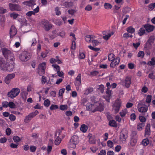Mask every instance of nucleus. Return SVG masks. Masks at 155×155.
<instances>
[{
    "label": "nucleus",
    "instance_id": "f257e3e1",
    "mask_svg": "<svg viewBox=\"0 0 155 155\" xmlns=\"http://www.w3.org/2000/svg\"><path fill=\"white\" fill-rule=\"evenodd\" d=\"M3 54L6 59L7 62L9 66L6 64L5 62L2 58H0V67L2 70L4 71L7 70L11 71L14 69L15 60L14 55L13 53L10 50L6 48L2 49Z\"/></svg>",
    "mask_w": 155,
    "mask_h": 155
},
{
    "label": "nucleus",
    "instance_id": "f03ea898",
    "mask_svg": "<svg viewBox=\"0 0 155 155\" xmlns=\"http://www.w3.org/2000/svg\"><path fill=\"white\" fill-rule=\"evenodd\" d=\"M20 90L18 88H14L8 93V95L11 98H14L18 96L19 94Z\"/></svg>",
    "mask_w": 155,
    "mask_h": 155
},
{
    "label": "nucleus",
    "instance_id": "7ed1b4c3",
    "mask_svg": "<svg viewBox=\"0 0 155 155\" xmlns=\"http://www.w3.org/2000/svg\"><path fill=\"white\" fill-rule=\"evenodd\" d=\"M42 27L46 31H48L51 29L52 27V25L47 20L45 19L42 20L41 22Z\"/></svg>",
    "mask_w": 155,
    "mask_h": 155
},
{
    "label": "nucleus",
    "instance_id": "20e7f679",
    "mask_svg": "<svg viewBox=\"0 0 155 155\" xmlns=\"http://www.w3.org/2000/svg\"><path fill=\"white\" fill-rule=\"evenodd\" d=\"M46 63L42 62L38 65V72L39 74L41 76L45 73L46 68Z\"/></svg>",
    "mask_w": 155,
    "mask_h": 155
},
{
    "label": "nucleus",
    "instance_id": "39448f33",
    "mask_svg": "<svg viewBox=\"0 0 155 155\" xmlns=\"http://www.w3.org/2000/svg\"><path fill=\"white\" fill-rule=\"evenodd\" d=\"M31 55L27 51L23 52L20 56V59L22 61H26L31 58Z\"/></svg>",
    "mask_w": 155,
    "mask_h": 155
},
{
    "label": "nucleus",
    "instance_id": "423d86ee",
    "mask_svg": "<svg viewBox=\"0 0 155 155\" xmlns=\"http://www.w3.org/2000/svg\"><path fill=\"white\" fill-rule=\"evenodd\" d=\"M9 9L12 11H21L22 8L21 6L18 4H13L9 3Z\"/></svg>",
    "mask_w": 155,
    "mask_h": 155
},
{
    "label": "nucleus",
    "instance_id": "0eeeda50",
    "mask_svg": "<svg viewBox=\"0 0 155 155\" xmlns=\"http://www.w3.org/2000/svg\"><path fill=\"white\" fill-rule=\"evenodd\" d=\"M121 105V102L119 99L117 100L113 105V109L114 110L115 113H118Z\"/></svg>",
    "mask_w": 155,
    "mask_h": 155
},
{
    "label": "nucleus",
    "instance_id": "6e6552de",
    "mask_svg": "<svg viewBox=\"0 0 155 155\" xmlns=\"http://www.w3.org/2000/svg\"><path fill=\"white\" fill-rule=\"evenodd\" d=\"M143 26L146 31L148 32H151L153 31L155 27L153 25L147 24L143 25Z\"/></svg>",
    "mask_w": 155,
    "mask_h": 155
},
{
    "label": "nucleus",
    "instance_id": "1a4fd4ad",
    "mask_svg": "<svg viewBox=\"0 0 155 155\" xmlns=\"http://www.w3.org/2000/svg\"><path fill=\"white\" fill-rule=\"evenodd\" d=\"M120 61V58L119 57H117L113 60L110 64V66L111 68H114L115 66L118 65Z\"/></svg>",
    "mask_w": 155,
    "mask_h": 155
},
{
    "label": "nucleus",
    "instance_id": "9d476101",
    "mask_svg": "<svg viewBox=\"0 0 155 155\" xmlns=\"http://www.w3.org/2000/svg\"><path fill=\"white\" fill-rule=\"evenodd\" d=\"M17 30L14 26L12 25L10 30V34L11 38H12L16 35Z\"/></svg>",
    "mask_w": 155,
    "mask_h": 155
},
{
    "label": "nucleus",
    "instance_id": "9b49d317",
    "mask_svg": "<svg viewBox=\"0 0 155 155\" xmlns=\"http://www.w3.org/2000/svg\"><path fill=\"white\" fill-rule=\"evenodd\" d=\"M15 75L14 74H9L6 77L5 79V82L7 84H8L10 83V80L14 78L15 77Z\"/></svg>",
    "mask_w": 155,
    "mask_h": 155
},
{
    "label": "nucleus",
    "instance_id": "f8f14e48",
    "mask_svg": "<svg viewBox=\"0 0 155 155\" xmlns=\"http://www.w3.org/2000/svg\"><path fill=\"white\" fill-rule=\"evenodd\" d=\"M106 100L109 102L112 95V91L110 90L109 88H107V91H106Z\"/></svg>",
    "mask_w": 155,
    "mask_h": 155
},
{
    "label": "nucleus",
    "instance_id": "ddd939ff",
    "mask_svg": "<svg viewBox=\"0 0 155 155\" xmlns=\"http://www.w3.org/2000/svg\"><path fill=\"white\" fill-rule=\"evenodd\" d=\"M104 110V106L101 104L99 105V106L95 108L93 110V112H94L96 111H99L101 112L103 111Z\"/></svg>",
    "mask_w": 155,
    "mask_h": 155
},
{
    "label": "nucleus",
    "instance_id": "4468645a",
    "mask_svg": "<svg viewBox=\"0 0 155 155\" xmlns=\"http://www.w3.org/2000/svg\"><path fill=\"white\" fill-rule=\"evenodd\" d=\"M94 36L93 35H87L85 36V39L87 42H91L92 40L94 39Z\"/></svg>",
    "mask_w": 155,
    "mask_h": 155
},
{
    "label": "nucleus",
    "instance_id": "2eb2a0df",
    "mask_svg": "<svg viewBox=\"0 0 155 155\" xmlns=\"http://www.w3.org/2000/svg\"><path fill=\"white\" fill-rule=\"evenodd\" d=\"M95 107L94 104L89 103L87 104L86 109L87 110L91 111L93 112V110H94L93 109L95 108Z\"/></svg>",
    "mask_w": 155,
    "mask_h": 155
},
{
    "label": "nucleus",
    "instance_id": "dca6fc26",
    "mask_svg": "<svg viewBox=\"0 0 155 155\" xmlns=\"http://www.w3.org/2000/svg\"><path fill=\"white\" fill-rule=\"evenodd\" d=\"M28 92L26 91H22L20 94L21 97L24 100H26L28 95Z\"/></svg>",
    "mask_w": 155,
    "mask_h": 155
},
{
    "label": "nucleus",
    "instance_id": "f3484780",
    "mask_svg": "<svg viewBox=\"0 0 155 155\" xmlns=\"http://www.w3.org/2000/svg\"><path fill=\"white\" fill-rule=\"evenodd\" d=\"M78 140V136L74 135L73 136L70 140V143H74L77 144Z\"/></svg>",
    "mask_w": 155,
    "mask_h": 155
},
{
    "label": "nucleus",
    "instance_id": "a211bd4d",
    "mask_svg": "<svg viewBox=\"0 0 155 155\" xmlns=\"http://www.w3.org/2000/svg\"><path fill=\"white\" fill-rule=\"evenodd\" d=\"M109 125L112 127H117V124L114 120H111L109 121Z\"/></svg>",
    "mask_w": 155,
    "mask_h": 155
},
{
    "label": "nucleus",
    "instance_id": "6ab92c4d",
    "mask_svg": "<svg viewBox=\"0 0 155 155\" xmlns=\"http://www.w3.org/2000/svg\"><path fill=\"white\" fill-rule=\"evenodd\" d=\"M87 129V126L85 124H83L81 125L80 128V130L83 133L86 132Z\"/></svg>",
    "mask_w": 155,
    "mask_h": 155
},
{
    "label": "nucleus",
    "instance_id": "aec40b11",
    "mask_svg": "<svg viewBox=\"0 0 155 155\" xmlns=\"http://www.w3.org/2000/svg\"><path fill=\"white\" fill-rule=\"evenodd\" d=\"M95 37L94 36V39L92 40L91 42L94 46H97L99 44L101 43V42L98 41L97 40H95Z\"/></svg>",
    "mask_w": 155,
    "mask_h": 155
},
{
    "label": "nucleus",
    "instance_id": "412c9836",
    "mask_svg": "<svg viewBox=\"0 0 155 155\" xmlns=\"http://www.w3.org/2000/svg\"><path fill=\"white\" fill-rule=\"evenodd\" d=\"M138 110L139 112L145 113L147 111L148 108L147 107H141L138 108Z\"/></svg>",
    "mask_w": 155,
    "mask_h": 155
},
{
    "label": "nucleus",
    "instance_id": "4be33fe9",
    "mask_svg": "<svg viewBox=\"0 0 155 155\" xmlns=\"http://www.w3.org/2000/svg\"><path fill=\"white\" fill-rule=\"evenodd\" d=\"M149 143V141L147 138L144 139L141 142L140 145H142L143 146H147Z\"/></svg>",
    "mask_w": 155,
    "mask_h": 155
},
{
    "label": "nucleus",
    "instance_id": "5701e85b",
    "mask_svg": "<svg viewBox=\"0 0 155 155\" xmlns=\"http://www.w3.org/2000/svg\"><path fill=\"white\" fill-rule=\"evenodd\" d=\"M114 34L113 32H111L110 33H108L107 35H104L103 37V38L105 40H107L111 36L113 35Z\"/></svg>",
    "mask_w": 155,
    "mask_h": 155
},
{
    "label": "nucleus",
    "instance_id": "b1692460",
    "mask_svg": "<svg viewBox=\"0 0 155 155\" xmlns=\"http://www.w3.org/2000/svg\"><path fill=\"white\" fill-rule=\"evenodd\" d=\"M93 91V88L92 87H89L85 90L84 94L87 95L90 93H91Z\"/></svg>",
    "mask_w": 155,
    "mask_h": 155
},
{
    "label": "nucleus",
    "instance_id": "393cba45",
    "mask_svg": "<svg viewBox=\"0 0 155 155\" xmlns=\"http://www.w3.org/2000/svg\"><path fill=\"white\" fill-rule=\"evenodd\" d=\"M150 49V48L147 46V45H146L145 46L144 49L147 55H149L150 54V52L149 50Z\"/></svg>",
    "mask_w": 155,
    "mask_h": 155
},
{
    "label": "nucleus",
    "instance_id": "a878e982",
    "mask_svg": "<svg viewBox=\"0 0 155 155\" xmlns=\"http://www.w3.org/2000/svg\"><path fill=\"white\" fill-rule=\"evenodd\" d=\"M73 5V3L71 2H65L63 4V6L66 8L71 7Z\"/></svg>",
    "mask_w": 155,
    "mask_h": 155
},
{
    "label": "nucleus",
    "instance_id": "bb28decb",
    "mask_svg": "<svg viewBox=\"0 0 155 155\" xmlns=\"http://www.w3.org/2000/svg\"><path fill=\"white\" fill-rule=\"evenodd\" d=\"M131 77H127V88H129L131 83Z\"/></svg>",
    "mask_w": 155,
    "mask_h": 155
},
{
    "label": "nucleus",
    "instance_id": "cd10ccee",
    "mask_svg": "<svg viewBox=\"0 0 155 155\" xmlns=\"http://www.w3.org/2000/svg\"><path fill=\"white\" fill-rule=\"evenodd\" d=\"M154 39L155 37L153 35L150 36V37L148 40L147 41L146 45H147L148 43L149 44H150L151 43H153Z\"/></svg>",
    "mask_w": 155,
    "mask_h": 155
},
{
    "label": "nucleus",
    "instance_id": "c85d7f7f",
    "mask_svg": "<svg viewBox=\"0 0 155 155\" xmlns=\"http://www.w3.org/2000/svg\"><path fill=\"white\" fill-rule=\"evenodd\" d=\"M33 2L32 0H30L28 1L24 2L23 4L29 6H31L33 5Z\"/></svg>",
    "mask_w": 155,
    "mask_h": 155
},
{
    "label": "nucleus",
    "instance_id": "c756f323",
    "mask_svg": "<svg viewBox=\"0 0 155 155\" xmlns=\"http://www.w3.org/2000/svg\"><path fill=\"white\" fill-rule=\"evenodd\" d=\"M108 58L110 61H112L115 59V56L114 54L111 53L108 55Z\"/></svg>",
    "mask_w": 155,
    "mask_h": 155
},
{
    "label": "nucleus",
    "instance_id": "7c9ffc66",
    "mask_svg": "<svg viewBox=\"0 0 155 155\" xmlns=\"http://www.w3.org/2000/svg\"><path fill=\"white\" fill-rule=\"evenodd\" d=\"M127 31L129 33L132 34L134 32L135 29L132 26H130L127 28Z\"/></svg>",
    "mask_w": 155,
    "mask_h": 155
},
{
    "label": "nucleus",
    "instance_id": "2f4dec72",
    "mask_svg": "<svg viewBox=\"0 0 155 155\" xmlns=\"http://www.w3.org/2000/svg\"><path fill=\"white\" fill-rule=\"evenodd\" d=\"M104 6V8L106 9H110L112 7V5L109 3H105Z\"/></svg>",
    "mask_w": 155,
    "mask_h": 155
},
{
    "label": "nucleus",
    "instance_id": "473e14b6",
    "mask_svg": "<svg viewBox=\"0 0 155 155\" xmlns=\"http://www.w3.org/2000/svg\"><path fill=\"white\" fill-rule=\"evenodd\" d=\"M38 114V112L37 110H36L35 112H32L29 114L28 115L31 118L34 117Z\"/></svg>",
    "mask_w": 155,
    "mask_h": 155
},
{
    "label": "nucleus",
    "instance_id": "72a5a7b5",
    "mask_svg": "<svg viewBox=\"0 0 155 155\" xmlns=\"http://www.w3.org/2000/svg\"><path fill=\"white\" fill-rule=\"evenodd\" d=\"M147 64L150 66L154 65L155 64V58L153 57L152 58L151 60L148 62Z\"/></svg>",
    "mask_w": 155,
    "mask_h": 155
},
{
    "label": "nucleus",
    "instance_id": "f704fd0d",
    "mask_svg": "<svg viewBox=\"0 0 155 155\" xmlns=\"http://www.w3.org/2000/svg\"><path fill=\"white\" fill-rule=\"evenodd\" d=\"M61 139L59 137H58L56 139L54 143L56 145H58L61 143Z\"/></svg>",
    "mask_w": 155,
    "mask_h": 155
},
{
    "label": "nucleus",
    "instance_id": "c9c22d12",
    "mask_svg": "<svg viewBox=\"0 0 155 155\" xmlns=\"http://www.w3.org/2000/svg\"><path fill=\"white\" fill-rule=\"evenodd\" d=\"M137 143V139L136 138H132L131 139L130 143L132 146H134Z\"/></svg>",
    "mask_w": 155,
    "mask_h": 155
},
{
    "label": "nucleus",
    "instance_id": "e433bc0d",
    "mask_svg": "<svg viewBox=\"0 0 155 155\" xmlns=\"http://www.w3.org/2000/svg\"><path fill=\"white\" fill-rule=\"evenodd\" d=\"M10 16L13 18L14 19H16V18L19 16V15L15 12H13L10 15Z\"/></svg>",
    "mask_w": 155,
    "mask_h": 155
},
{
    "label": "nucleus",
    "instance_id": "4c0bfd02",
    "mask_svg": "<svg viewBox=\"0 0 155 155\" xmlns=\"http://www.w3.org/2000/svg\"><path fill=\"white\" fill-rule=\"evenodd\" d=\"M145 30L143 28H141L139 30L138 34L140 36L143 35L145 33Z\"/></svg>",
    "mask_w": 155,
    "mask_h": 155
},
{
    "label": "nucleus",
    "instance_id": "58836bf2",
    "mask_svg": "<svg viewBox=\"0 0 155 155\" xmlns=\"http://www.w3.org/2000/svg\"><path fill=\"white\" fill-rule=\"evenodd\" d=\"M65 91V89L64 88H62L60 89L59 90L58 92V95L59 96L62 97L63 96V94L64 93Z\"/></svg>",
    "mask_w": 155,
    "mask_h": 155
},
{
    "label": "nucleus",
    "instance_id": "ea45409f",
    "mask_svg": "<svg viewBox=\"0 0 155 155\" xmlns=\"http://www.w3.org/2000/svg\"><path fill=\"white\" fill-rule=\"evenodd\" d=\"M145 124L143 123H139L137 124V129L141 130L142 129V127L144 126Z\"/></svg>",
    "mask_w": 155,
    "mask_h": 155
},
{
    "label": "nucleus",
    "instance_id": "a19ab883",
    "mask_svg": "<svg viewBox=\"0 0 155 155\" xmlns=\"http://www.w3.org/2000/svg\"><path fill=\"white\" fill-rule=\"evenodd\" d=\"M50 104V101L48 99H47L44 101V104L45 106L48 107Z\"/></svg>",
    "mask_w": 155,
    "mask_h": 155
},
{
    "label": "nucleus",
    "instance_id": "79ce46f5",
    "mask_svg": "<svg viewBox=\"0 0 155 155\" xmlns=\"http://www.w3.org/2000/svg\"><path fill=\"white\" fill-rule=\"evenodd\" d=\"M89 142L90 143L95 144L96 143L93 137L91 136L89 137Z\"/></svg>",
    "mask_w": 155,
    "mask_h": 155
},
{
    "label": "nucleus",
    "instance_id": "37998d69",
    "mask_svg": "<svg viewBox=\"0 0 155 155\" xmlns=\"http://www.w3.org/2000/svg\"><path fill=\"white\" fill-rule=\"evenodd\" d=\"M30 42L31 43V46H35L36 45L37 43V41L35 38H32V41H30Z\"/></svg>",
    "mask_w": 155,
    "mask_h": 155
},
{
    "label": "nucleus",
    "instance_id": "c03bdc74",
    "mask_svg": "<svg viewBox=\"0 0 155 155\" xmlns=\"http://www.w3.org/2000/svg\"><path fill=\"white\" fill-rule=\"evenodd\" d=\"M13 140L16 143H18L21 140L20 137L17 136H14L13 137Z\"/></svg>",
    "mask_w": 155,
    "mask_h": 155
},
{
    "label": "nucleus",
    "instance_id": "a18cd8bd",
    "mask_svg": "<svg viewBox=\"0 0 155 155\" xmlns=\"http://www.w3.org/2000/svg\"><path fill=\"white\" fill-rule=\"evenodd\" d=\"M68 106L66 104L61 105L60 106V109L62 110H64L68 109Z\"/></svg>",
    "mask_w": 155,
    "mask_h": 155
},
{
    "label": "nucleus",
    "instance_id": "49530a36",
    "mask_svg": "<svg viewBox=\"0 0 155 155\" xmlns=\"http://www.w3.org/2000/svg\"><path fill=\"white\" fill-rule=\"evenodd\" d=\"M81 81H75L74 84L77 89H79V86L81 85Z\"/></svg>",
    "mask_w": 155,
    "mask_h": 155
},
{
    "label": "nucleus",
    "instance_id": "de8ad7c7",
    "mask_svg": "<svg viewBox=\"0 0 155 155\" xmlns=\"http://www.w3.org/2000/svg\"><path fill=\"white\" fill-rule=\"evenodd\" d=\"M47 78L45 76H42L41 78V82L43 84H45L47 81Z\"/></svg>",
    "mask_w": 155,
    "mask_h": 155
},
{
    "label": "nucleus",
    "instance_id": "09e8293b",
    "mask_svg": "<svg viewBox=\"0 0 155 155\" xmlns=\"http://www.w3.org/2000/svg\"><path fill=\"white\" fill-rule=\"evenodd\" d=\"M152 96L151 95H148L146 97V101L147 103H150L151 101Z\"/></svg>",
    "mask_w": 155,
    "mask_h": 155
},
{
    "label": "nucleus",
    "instance_id": "8fccbe9b",
    "mask_svg": "<svg viewBox=\"0 0 155 155\" xmlns=\"http://www.w3.org/2000/svg\"><path fill=\"white\" fill-rule=\"evenodd\" d=\"M119 84L123 87H126V79L121 80Z\"/></svg>",
    "mask_w": 155,
    "mask_h": 155
},
{
    "label": "nucleus",
    "instance_id": "3c124183",
    "mask_svg": "<svg viewBox=\"0 0 155 155\" xmlns=\"http://www.w3.org/2000/svg\"><path fill=\"white\" fill-rule=\"evenodd\" d=\"M9 119L12 121H14L16 119L15 116L13 114H10L9 117Z\"/></svg>",
    "mask_w": 155,
    "mask_h": 155
},
{
    "label": "nucleus",
    "instance_id": "603ef678",
    "mask_svg": "<svg viewBox=\"0 0 155 155\" xmlns=\"http://www.w3.org/2000/svg\"><path fill=\"white\" fill-rule=\"evenodd\" d=\"M107 144L108 147L111 148L113 147L114 145L113 143L110 140H109L107 142Z\"/></svg>",
    "mask_w": 155,
    "mask_h": 155
},
{
    "label": "nucleus",
    "instance_id": "864d4df0",
    "mask_svg": "<svg viewBox=\"0 0 155 155\" xmlns=\"http://www.w3.org/2000/svg\"><path fill=\"white\" fill-rule=\"evenodd\" d=\"M58 108V105L54 104H52L50 106V109L51 110H56Z\"/></svg>",
    "mask_w": 155,
    "mask_h": 155
},
{
    "label": "nucleus",
    "instance_id": "5fc2aeb1",
    "mask_svg": "<svg viewBox=\"0 0 155 155\" xmlns=\"http://www.w3.org/2000/svg\"><path fill=\"white\" fill-rule=\"evenodd\" d=\"M8 106L11 108H15V105L12 102H9L8 103Z\"/></svg>",
    "mask_w": 155,
    "mask_h": 155
},
{
    "label": "nucleus",
    "instance_id": "6e6d98bb",
    "mask_svg": "<svg viewBox=\"0 0 155 155\" xmlns=\"http://www.w3.org/2000/svg\"><path fill=\"white\" fill-rule=\"evenodd\" d=\"M144 55V53L143 51H140L137 54L138 57H141L143 58Z\"/></svg>",
    "mask_w": 155,
    "mask_h": 155
},
{
    "label": "nucleus",
    "instance_id": "4d7b16f0",
    "mask_svg": "<svg viewBox=\"0 0 155 155\" xmlns=\"http://www.w3.org/2000/svg\"><path fill=\"white\" fill-rule=\"evenodd\" d=\"M104 86L102 84H101L99 85L98 89L101 93H103L104 91Z\"/></svg>",
    "mask_w": 155,
    "mask_h": 155
},
{
    "label": "nucleus",
    "instance_id": "13d9d810",
    "mask_svg": "<svg viewBox=\"0 0 155 155\" xmlns=\"http://www.w3.org/2000/svg\"><path fill=\"white\" fill-rule=\"evenodd\" d=\"M57 72L58 75L59 77L64 78V77L63 76L64 73L62 71H60V70H59L57 71Z\"/></svg>",
    "mask_w": 155,
    "mask_h": 155
},
{
    "label": "nucleus",
    "instance_id": "bf43d9fd",
    "mask_svg": "<svg viewBox=\"0 0 155 155\" xmlns=\"http://www.w3.org/2000/svg\"><path fill=\"white\" fill-rule=\"evenodd\" d=\"M145 106V102L143 101H139L138 104V108L141 107H143Z\"/></svg>",
    "mask_w": 155,
    "mask_h": 155
},
{
    "label": "nucleus",
    "instance_id": "052dcab7",
    "mask_svg": "<svg viewBox=\"0 0 155 155\" xmlns=\"http://www.w3.org/2000/svg\"><path fill=\"white\" fill-rule=\"evenodd\" d=\"M55 14L57 15H59L61 14V12L59 10V8L57 7L55 8Z\"/></svg>",
    "mask_w": 155,
    "mask_h": 155
},
{
    "label": "nucleus",
    "instance_id": "680f3d73",
    "mask_svg": "<svg viewBox=\"0 0 155 155\" xmlns=\"http://www.w3.org/2000/svg\"><path fill=\"white\" fill-rule=\"evenodd\" d=\"M99 74V72L97 71H91L90 73V75L94 76L97 75Z\"/></svg>",
    "mask_w": 155,
    "mask_h": 155
},
{
    "label": "nucleus",
    "instance_id": "e2e57ef3",
    "mask_svg": "<svg viewBox=\"0 0 155 155\" xmlns=\"http://www.w3.org/2000/svg\"><path fill=\"white\" fill-rule=\"evenodd\" d=\"M31 117L29 116L28 115L27 116H26L24 119V122L26 123H28L30 120H31Z\"/></svg>",
    "mask_w": 155,
    "mask_h": 155
},
{
    "label": "nucleus",
    "instance_id": "0e129e2a",
    "mask_svg": "<svg viewBox=\"0 0 155 155\" xmlns=\"http://www.w3.org/2000/svg\"><path fill=\"white\" fill-rule=\"evenodd\" d=\"M52 67L56 70L57 71L60 70V66L57 64H53L52 65Z\"/></svg>",
    "mask_w": 155,
    "mask_h": 155
},
{
    "label": "nucleus",
    "instance_id": "69168bd1",
    "mask_svg": "<svg viewBox=\"0 0 155 155\" xmlns=\"http://www.w3.org/2000/svg\"><path fill=\"white\" fill-rule=\"evenodd\" d=\"M85 57V54L84 53H80L79 54V58L81 59H84Z\"/></svg>",
    "mask_w": 155,
    "mask_h": 155
},
{
    "label": "nucleus",
    "instance_id": "338daca9",
    "mask_svg": "<svg viewBox=\"0 0 155 155\" xmlns=\"http://www.w3.org/2000/svg\"><path fill=\"white\" fill-rule=\"evenodd\" d=\"M8 102L6 101H3L2 102V106L3 107L7 108L8 106Z\"/></svg>",
    "mask_w": 155,
    "mask_h": 155
},
{
    "label": "nucleus",
    "instance_id": "774afa93",
    "mask_svg": "<svg viewBox=\"0 0 155 155\" xmlns=\"http://www.w3.org/2000/svg\"><path fill=\"white\" fill-rule=\"evenodd\" d=\"M148 77L154 80L155 79V75H154L153 72L150 73L148 75Z\"/></svg>",
    "mask_w": 155,
    "mask_h": 155
}]
</instances>
